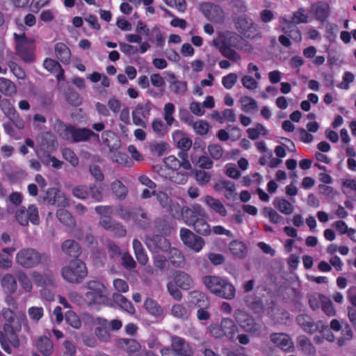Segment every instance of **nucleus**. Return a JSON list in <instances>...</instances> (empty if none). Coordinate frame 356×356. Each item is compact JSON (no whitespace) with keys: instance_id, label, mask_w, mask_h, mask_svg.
<instances>
[{"instance_id":"a878e982","label":"nucleus","mask_w":356,"mask_h":356,"mask_svg":"<svg viewBox=\"0 0 356 356\" xmlns=\"http://www.w3.org/2000/svg\"><path fill=\"white\" fill-rule=\"evenodd\" d=\"M163 162L168 168L172 170H177L181 167L185 170H191L192 168L189 161L181 162V161L172 155L165 157L163 159Z\"/></svg>"},{"instance_id":"4d7b16f0","label":"nucleus","mask_w":356,"mask_h":356,"mask_svg":"<svg viewBox=\"0 0 356 356\" xmlns=\"http://www.w3.org/2000/svg\"><path fill=\"white\" fill-rule=\"evenodd\" d=\"M220 52L223 56L234 62H238L241 60L240 55L232 48L227 46L220 47Z\"/></svg>"},{"instance_id":"6ab92c4d","label":"nucleus","mask_w":356,"mask_h":356,"mask_svg":"<svg viewBox=\"0 0 356 356\" xmlns=\"http://www.w3.org/2000/svg\"><path fill=\"white\" fill-rule=\"evenodd\" d=\"M17 332H1L0 331V343L2 348L7 353L10 354L11 349L8 344L7 340L15 348L19 346V340L17 335Z\"/></svg>"},{"instance_id":"e433bc0d","label":"nucleus","mask_w":356,"mask_h":356,"mask_svg":"<svg viewBox=\"0 0 356 356\" xmlns=\"http://www.w3.org/2000/svg\"><path fill=\"white\" fill-rule=\"evenodd\" d=\"M313 10L317 19L326 21L330 15V6L326 3H321L313 6Z\"/></svg>"},{"instance_id":"f03ea898","label":"nucleus","mask_w":356,"mask_h":356,"mask_svg":"<svg viewBox=\"0 0 356 356\" xmlns=\"http://www.w3.org/2000/svg\"><path fill=\"white\" fill-rule=\"evenodd\" d=\"M202 280L211 293L220 298L232 300L236 296L234 286L226 279L216 275H206Z\"/></svg>"},{"instance_id":"f704fd0d","label":"nucleus","mask_w":356,"mask_h":356,"mask_svg":"<svg viewBox=\"0 0 356 356\" xmlns=\"http://www.w3.org/2000/svg\"><path fill=\"white\" fill-rule=\"evenodd\" d=\"M181 120L186 123L191 124L195 132L198 135H204L208 132L209 124L203 120H198L195 122H192L190 117L184 118L181 116Z\"/></svg>"},{"instance_id":"bf43d9fd","label":"nucleus","mask_w":356,"mask_h":356,"mask_svg":"<svg viewBox=\"0 0 356 356\" xmlns=\"http://www.w3.org/2000/svg\"><path fill=\"white\" fill-rule=\"evenodd\" d=\"M29 220L34 225L40 224L38 209L34 204H31L26 209Z\"/></svg>"},{"instance_id":"09e8293b","label":"nucleus","mask_w":356,"mask_h":356,"mask_svg":"<svg viewBox=\"0 0 356 356\" xmlns=\"http://www.w3.org/2000/svg\"><path fill=\"white\" fill-rule=\"evenodd\" d=\"M33 279L35 283L39 286H46L51 284L53 280L52 275H41L37 272L32 273Z\"/></svg>"},{"instance_id":"2f4dec72","label":"nucleus","mask_w":356,"mask_h":356,"mask_svg":"<svg viewBox=\"0 0 356 356\" xmlns=\"http://www.w3.org/2000/svg\"><path fill=\"white\" fill-rule=\"evenodd\" d=\"M229 251L234 257L243 259L247 254V248L243 242L233 241L229 243Z\"/></svg>"},{"instance_id":"4468645a","label":"nucleus","mask_w":356,"mask_h":356,"mask_svg":"<svg viewBox=\"0 0 356 356\" xmlns=\"http://www.w3.org/2000/svg\"><path fill=\"white\" fill-rule=\"evenodd\" d=\"M170 341L171 348L175 356H193V349L184 338L173 335Z\"/></svg>"},{"instance_id":"37998d69","label":"nucleus","mask_w":356,"mask_h":356,"mask_svg":"<svg viewBox=\"0 0 356 356\" xmlns=\"http://www.w3.org/2000/svg\"><path fill=\"white\" fill-rule=\"evenodd\" d=\"M144 307L149 314L154 316H159L163 314L162 307L152 299H147L144 302Z\"/></svg>"},{"instance_id":"9d476101","label":"nucleus","mask_w":356,"mask_h":356,"mask_svg":"<svg viewBox=\"0 0 356 356\" xmlns=\"http://www.w3.org/2000/svg\"><path fill=\"white\" fill-rule=\"evenodd\" d=\"M234 317L239 326L246 332L256 334L261 328V325L256 323L250 316L241 309L234 311Z\"/></svg>"},{"instance_id":"13d9d810","label":"nucleus","mask_w":356,"mask_h":356,"mask_svg":"<svg viewBox=\"0 0 356 356\" xmlns=\"http://www.w3.org/2000/svg\"><path fill=\"white\" fill-rule=\"evenodd\" d=\"M62 155L63 159L68 161L73 167H76L79 165V158L71 149H63Z\"/></svg>"},{"instance_id":"c9c22d12","label":"nucleus","mask_w":356,"mask_h":356,"mask_svg":"<svg viewBox=\"0 0 356 356\" xmlns=\"http://www.w3.org/2000/svg\"><path fill=\"white\" fill-rule=\"evenodd\" d=\"M169 260L172 266L177 268L183 267L185 264V259L181 252L175 248L170 249Z\"/></svg>"},{"instance_id":"de8ad7c7","label":"nucleus","mask_w":356,"mask_h":356,"mask_svg":"<svg viewBox=\"0 0 356 356\" xmlns=\"http://www.w3.org/2000/svg\"><path fill=\"white\" fill-rule=\"evenodd\" d=\"M298 345L302 350L307 355H314L316 353V349L311 341L305 336H300L298 339Z\"/></svg>"},{"instance_id":"473e14b6","label":"nucleus","mask_w":356,"mask_h":356,"mask_svg":"<svg viewBox=\"0 0 356 356\" xmlns=\"http://www.w3.org/2000/svg\"><path fill=\"white\" fill-rule=\"evenodd\" d=\"M0 92L6 96L12 97L17 93V87L10 80L4 77H1Z\"/></svg>"},{"instance_id":"72a5a7b5","label":"nucleus","mask_w":356,"mask_h":356,"mask_svg":"<svg viewBox=\"0 0 356 356\" xmlns=\"http://www.w3.org/2000/svg\"><path fill=\"white\" fill-rule=\"evenodd\" d=\"M189 295L193 303L197 307L207 308L209 306V300L204 293L193 291Z\"/></svg>"},{"instance_id":"a211bd4d","label":"nucleus","mask_w":356,"mask_h":356,"mask_svg":"<svg viewBox=\"0 0 356 356\" xmlns=\"http://www.w3.org/2000/svg\"><path fill=\"white\" fill-rule=\"evenodd\" d=\"M116 346L127 352L129 356H142L138 353L141 348L140 344L134 339H119L116 341Z\"/></svg>"},{"instance_id":"7ed1b4c3","label":"nucleus","mask_w":356,"mask_h":356,"mask_svg":"<svg viewBox=\"0 0 356 356\" xmlns=\"http://www.w3.org/2000/svg\"><path fill=\"white\" fill-rule=\"evenodd\" d=\"M53 126L54 131L61 138L70 142H83L93 136L98 138V135L88 129H76L73 126L66 125L59 119L55 120Z\"/></svg>"},{"instance_id":"2eb2a0df","label":"nucleus","mask_w":356,"mask_h":356,"mask_svg":"<svg viewBox=\"0 0 356 356\" xmlns=\"http://www.w3.org/2000/svg\"><path fill=\"white\" fill-rule=\"evenodd\" d=\"M2 315L6 321L3 325L4 332H19L21 330V321L12 309H3Z\"/></svg>"},{"instance_id":"864d4df0","label":"nucleus","mask_w":356,"mask_h":356,"mask_svg":"<svg viewBox=\"0 0 356 356\" xmlns=\"http://www.w3.org/2000/svg\"><path fill=\"white\" fill-rule=\"evenodd\" d=\"M27 313L33 322L38 323L44 316V309L42 307L33 306L28 309Z\"/></svg>"},{"instance_id":"5701e85b","label":"nucleus","mask_w":356,"mask_h":356,"mask_svg":"<svg viewBox=\"0 0 356 356\" xmlns=\"http://www.w3.org/2000/svg\"><path fill=\"white\" fill-rule=\"evenodd\" d=\"M204 202L213 211L221 217H225L227 215V210L220 200L211 195H206Z\"/></svg>"},{"instance_id":"a18cd8bd","label":"nucleus","mask_w":356,"mask_h":356,"mask_svg":"<svg viewBox=\"0 0 356 356\" xmlns=\"http://www.w3.org/2000/svg\"><path fill=\"white\" fill-rule=\"evenodd\" d=\"M285 22L288 24V26H283L282 30L285 33H287L289 36L296 42H300L302 40L301 32L294 25H292L288 20H285Z\"/></svg>"},{"instance_id":"3c124183","label":"nucleus","mask_w":356,"mask_h":356,"mask_svg":"<svg viewBox=\"0 0 356 356\" xmlns=\"http://www.w3.org/2000/svg\"><path fill=\"white\" fill-rule=\"evenodd\" d=\"M111 189L118 198L124 199L127 195V187L118 180L112 183Z\"/></svg>"},{"instance_id":"423d86ee","label":"nucleus","mask_w":356,"mask_h":356,"mask_svg":"<svg viewBox=\"0 0 356 356\" xmlns=\"http://www.w3.org/2000/svg\"><path fill=\"white\" fill-rule=\"evenodd\" d=\"M86 288L87 291L85 293V297L89 305L106 302V287L102 283L95 280L90 281L87 282Z\"/></svg>"},{"instance_id":"6e6552de","label":"nucleus","mask_w":356,"mask_h":356,"mask_svg":"<svg viewBox=\"0 0 356 356\" xmlns=\"http://www.w3.org/2000/svg\"><path fill=\"white\" fill-rule=\"evenodd\" d=\"M179 236L184 245L195 252H200L205 245V241L201 236L187 228H181Z\"/></svg>"},{"instance_id":"f8f14e48","label":"nucleus","mask_w":356,"mask_h":356,"mask_svg":"<svg viewBox=\"0 0 356 356\" xmlns=\"http://www.w3.org/2000/svg\"><path fill=\"white\" fill-rule=\"evenodd\" d=\"M14 37L17 41L16 50L18 55L25 61H31L33 58V43L26 38L24 33H15Z\"/></svg>"},{"instance_id":"69168bd1","label":"nucleus","mask_w":356,"mask_h":356,"mask_svg":"<svg viewBox=\"0 0 356 356\" xmlns=\"http://www.w3.org/2000/svg\"><path fill=\"white\" fill-rule=\"evenodd\" d=\"M112 159L119 164L127 167H131L134 165L133 161L128 157V156L123 153L118 152L113 154Z\"/></svg>"},{"instance_id":"7c9ffc66","label":"nucleus","mask_w":356,"mask_h":356,"mask_svg":"<svg viewBox=\"0 0 356 356\" xmlns=\"http://www.w3.org/2000/svg\"><path fill=\"white\" fill-rule=\"evenodd\" d=\"M173 140L177 143V147L184 150H188L192 146V140L181 131H176L173 134Z\"/></svg>"},{"instance_id":"4be33fe9","label":"nucleus","mask_w":356,"mask_h":356,"mask_svg":"<svg viewBox=\"0 0 356 356\" xmlns=\"http://www.w3.org/2000/svg\"><path fill=\"white\" fill-rule=\"evenodd\" d=\"M254 23L252 19L245 15H242L238 17L236 22V28L241 33L245 35L248 34L250 36L249 33H252V30L254 29Z\"/></svg>"},{"instance_id":"aec40b11","label":"nucleus","mask_w":356,"mask_h":356,"mask_svg":"<svg viewBox=\"0 0 356 356\" xmlns=\"http://www.w3.org/2000/svg\"><path fill=\"white\" fill-rule=\"evenodd\" d=\"M271 341L280 349L290 352L293 345L290 337L284 333H274L270 335Z\"/></svg>"},{"instance_id":"052dcab7","label":"nucleus","mask_w":356,"mask_h":356,"mask_svg":"<svg viewBox=\"0 0 356 356\" xmlns=\"http://www.w3.org/2000/svg\"><path fill=\"white\" fill-rule=\"evenodd\" d=\"M17 277L22 289L26 292H30L32 290L33 285L29 277L23 272H19Z\"/></svg>"},{"instance_id":"20e7f679","label":"nucleus","mask_w":356,"mask_h":356,"mask_svg":"<svg viewBox=\"0 0 356 356\" xmlns=\"http://www.w3.org/2000/svg\"><path fill=\"white\" fill-rule=\"evenodd\" d=\"M87 274L88 270L85 264L79 259L71 261L68 266L62 269L63 278L71 283L81 282Z\"/></svg>"},{"instance_id":"1a4fd4ad","label":"nucleus","mask_w":356,"mask_h":356,"mask_svg":"<svg viewBox=\"0 0 356 356\" xmlns=\"http://www.w3.org/2000/svg\"><path fill=\"white\" fill-rule=\"evenodd\" d=\"M151 110L152 104L149 102L138 104L131 113L133 123L136 126L146 128Z\"/></svg>"},{"instance_id":"6e6d98bb","label":"nucleus","mask_w":356,"mask_h":356,"mask_svg":"<svg viewBox=\"0 0 356 356\" xmlns=\"http://www.w3.org/2000/svg\"><path fill=\"white\" fill-rule=\"evenodd\" d=\"M248 137L252 140L257 139L260 135H266L267 131L261 124H257L254 127L249 128L247 130Z\"/></svg>"},{"instance_id":"cd10ccee","label":"nucleus","mask_w":356,"mask_h":356,"mask_svg":"<svg viewBox=\"0 0 356 356\" xmlns=\"http://www.w3.org/2000/svg\"><path fill=\"white\" fill-rule=\"evenodd\" d=\"M132 245L138 262L142 266H145L148 263L149 258L142 243L135 238L133 240Z\"/></svg>"},{"instance_id":"ea45409f","label":"nucleus","mask_w":356,"mask_h":356,"mask_svg":"<svg viewBox=\"0 0 356 356\" xmlns=\"http://www.w3.org/2000/svg\"><path fill=\"white\" fill-rule=\"evenodd\" d=\"M298 325L306 332H313L316 330V326L310 316L306 314H301L297 317Z\"/></svg>"},{"instance_id":"393cba45","label":"nucleus","mask_w":356,"mask_h":356,"mask_svg":"<svg viewBox=\"0 0 356 356\" xmlns=\"http://www.w3.org/2000/svg\"><path fill=\"white\" fill-rule=\"evenodd\" d=\"M168 74L170 79L169 81L170 90L177 95H184L187 90L186 82L177 80L173 73H168Z\"/></svg>"},{"instance_id":"79ce46f5","label":"nucleus","mask_w":356,"mask_h":356,"mask_svg":"<svg viewBox=\"0 0 356 356\" xmlns=\"http://www.w3.org/2000/svg\"><path fill=\"white\" fill-rule=\"evenodd\" d=\"M97 323L99 325L112 331L119 330L122 327V323L119 319H113L111 321H108L105 318H97Z\"/></svg>"},{"instance_id":"9b49d317","label":"nucleus","mask_w":356,"mask_h":356,"mask_svg":"<svg viewBox=\"0 0 356 356\" xmlns=\"http://www.w3.org/2000/svg\"><path fill=\"white\" fill-rule=\"evenodd\" d=\"M36 143L39 146V149H35L38 157H41L42 152L48 154L52 152L57 145L55 136L49 131L40 133L36 137Z\"/></svg>"},{"instance_id":"0e129e2a","label":"nucleus","mask_w":356,"mask_h":356,"mask_svg":"<svg viewBox=\"0 0 356 356\" xmlns=\"http://www.w3.org/2000/svg\"><path fill=\"white\" fill-rule=\"evenodd\" d=\"M238 80V76L235 73H229L222 79V86L227 90L232 89Z\"/></svg>"},{"instance_id":"dca6fc26","label":"nucleus","mask_w":356,"mask_h":356,"mask_svg":"<svg viewBox=\"0 0 356 356\" xmlns=\"http://www.w3.org/2000/svg\"><path fill=\"white\" fill-rule=\"evenodd\" d=\"M46 200L50 204L57 207H67L70 205V200L67 196L55 188L47 190Z\"/></svg>"},{"instance_id":"c756f323","label":"nucleus","mask_w":356,"mask_h":356,"mask_svg":"<svg viewBox=\"0 0 356 356\" xmlns=\"http://www.w3.org/2000/svg\"><path fill=\"white\" fill-rule=\"evenodd\" d=\"M36 346L38 350L44 356H49L53 353V343L47 337H39L36 341Z\"/></svg>"},{"instance_id":"412c9836","label":"nucleus","mask_w":356,"mask_h":356,"mask_svg":"<svg viewBox=\"0 0 356 356\" xmlns=\"http://www.w3.org/2000/svg\"><path fill=\"white\" fill-rule=\"evenodd\" d=\"M145 243L152 252H157L159 250L166 251L170 247L168 240L161 236H154L152 238H147Z\"/></svg>"},{"instance_id":"774afa93","label":"nucleus","mask_w":356,"mask_h":356,"mask_svg":"<svg viewBox=\"0 0 356 356\" xmlns=\"http://www.w3.org/2000/svg\"><path fill=\"white\" fill-rule=\"evenodd\" d=\"M15 218L22 226H27L29 225L27 211L24 207L19 208L16 211Z\"/></svg>"},{"instance_id":"bb28decb","label":"nucleus","mask_w":356,"mask_h":356,"mask_svg":"<svg viewBox=\"0 0 356 356\" xmlns=\"http://www.w3.org/2000/svg\"><path fill=\"white\" fill-rule=\"evenodd\" d=\"M63 252L71 257H77L81 253V248L79 245L73 240L65 241L61 246Z\"/></svg>"},{"instance_id":"680f3d73","label":"nucleus","mask_w":356,"mask_h":356,"mask_svg":"<svg viewBox=\"0 0 356 356\" xmlns=\"http://www.w3.org/2000/svg\"><path fill=\"white\" fill-rule=\"evenodd\" d=\"M207 149L210 156L215 160H219L223 156L224 150L220 145L211 144Z\"/></svg>"},{"instance_id":"8fccbe9b","label":"nucleus","mask_w":356,"mask_h":356,"mask_svg":"<svg viewBox=\"0 0 356 356\" xmlns=\"http://www.w3.org/2000/svg\"><path fill=\"white\" fill-rule=\"evenodd\" d=\"M241 109L245 112H251L257 108V102L252 97L244 96L240 100Z\"/></svg>"},{"instance_id":"c03bdc74","label":"nucleus","mask_w":356,"mask_h":356,"mask_svg":"<svg viewBox=\"0 0 356 356\" xmlns=\"http://www.w3.org/2000/svg\"><path fill=\"white\" fill-rule=\"evenodd\" d=\"M1 286L8 291L13 293L17 289L15 278L10 274H6L0 277Z\"/></svg>"},{"instance_id":"5fc2aeb1","label":"nucleus","mask_w":356,"mask_h":356,"mask_svg":"<svg viewBox=\"0 0 356 356\" xmlns=\"http://www.w3.org/2000/svg\"><path fill=\"white\" fill-rule=\"evenodd\" d=\"M326 296L320 293H314L308 296L309 303L313 310H316L321 307L323 302Z\"/></svg>"},{"instance_id":"49530a36","label":"nucleus","mask_w":356,"mask_h":356,"mask_svg":"<svg viewBox=\"0 0 356 356\" xmlns=\"http://www.w3.org/2000/svg\"><path fill=\"white\" fill-rule=\"evenodd\" d=\"M171 314L176 318L186 320L189 316L188 309L181 304H175L171 308Z\"/></svg>"},{"instance_id":"58836bf2","label":"nucleus","mask_w":356,"mask_h":356,"mask_svg":"<svg viewBox=\"0 0 356 356\" xmlns=\"http://www.w3.org/2000/svg\"><path fill=\"white\" fill-rule=\"evenodd\" d=\"M56 217L58 220L63 225L67 227H73L75 225V220L72 215L65 209H60L56 211Z\"/></svg>"},{"instance_id":"338daca9","label":"nucleus","mask_w":356,"mask_h":356,"mask_svg":"<svg viewBox=\"0 0 356 356\" xmlns=\"http://www.w3.org/2000/svg\"><path fill=\"white\" fill-rule=\"evenodd\" d=\"M72 194L80 200H85L89 195L88 187L86 186H77L72 188Z\"/></svg>"},{"instance_id":"e2e57ef3","label":"nucleus","mask_w":356,"mask_h":356,"mask_svg":"<svg viewBox=\"0 0 356 356\" xmlns=\"http://www.w3.org/2000/svg\"><path fill=\"white\" fill-rule=\"evenodd\" d=\"M65 321L67 324L75 329L81 327V322L79 316L73 312L68 311L65 314Z\"/></svg>"},{"instance_id":"603ef678","label":"nucleus","mask_w":356,"mask_h":356,"mask_svg":"<svg viewBox=\"0 0 356 356\" xmlns=\"http://www.w3.org/2000/svg\"><path fill=\"white\" fill-rule=\"evenodd\" d=\"M263 213L265 217L268 218L269 220L274 224H279L284 220V218L281 215L270 207L264 208Z\"/></svg>"},{"instance_id":"4c0bfd02","label":"nucleus","mask_w":356,"mask_h":356,"mask_svg":"<svg viewBox=\"0 0 356 356\" xmlns=\"http://www.w3.org/2000/svg\"><path fill=\"white\" fill-rule=\"evenodd\" d=\"M273 204L283 214L289 215L293 212V206L285 199L276 198L273 200Z\"/></svg>"},{"instance_id":"0eeeda50","label":"nucleus","mask_w":356,"mask_h":356,"mask_svg":"<svg viewBox=\"0 0 356 356\" xmlns=\"http://www.w3.org/2000/svg\"><path fill=\"white\" fill-rule=\"evenodd\" d=\"M44 255L32 248H24L16 254L17 263L24 268H33L38 265Z\"/></svg>"},{"instance_id":"c85d7f7f","label":"nucleus","mask_w":356,"mask_h":356,"mask_svg":"<svg viewBox=\"0 0 356 356\" xmlns=\"http://www.w3.org/2000/svg\"><path fill=\"white\" fill-rule=\"evenodd\" d=\"M43 65L51 73H58L56 77L58 81L64 79V70L58 62L51 58H46L44 60Z\"/></svg>"},{"instance_id":"a19ab883","label":"nucleus","mask_w":356,"mask_h":356,"mask_svg":"<svg viewBox=\"0 0 356 356\" xmlns=\"http://www.w3.org/2000/svg\"><path fill=\"white\" fill-rule=\"evenodd\" d=\"M175 113V106L172 103L168 102L163 107V118L168 126H172L176 122L174 114Z\"/></svg>"},{"instance_id":"ddd939ff","label":"nucleus","mask_w":356,"mask_h":356,"mask_svg":"<svg viewBox=\"0 0 356 356\" xmlns=\"http://www.w3.org/2000/svg\"><path fill=\"white\" fill-rule=\"evenodd\" d=\"M200 10L202 14L213 22L222 23L224 21L225 12L218 5L204 3L201 4Z\"/></svg>"},{"instance_id":"f3484780","label":"nucleus","mask_w":356,"mask_h":356,"mask_svg":"<svg viewBox=\"0 0 356 356\" xmlns=\"http://www.w3.org/2000/svg\"><path fill=\"white\" fill-rule=\"evenodd\" d=\"M175 284L181 289L188 291L195 286V281L192 276L183 270H177L173 275Z\"/></svg>"},{"instance_id":"39448f33","label":"nucleus","mask_w":356,"mask_h":356,"mask_svg":"<svg viewBox=\"0 0 356 356\" xmlns=\"http://www.w3.org/2000/svg\"><path fill=\"white\" fill-rule=\"evenodd\" d=\"M209 332L216 338L227 337L234 339L238 332V327L234 321L223 318L220 324H212L209 327Z\"/></svg>"},{"instance_id":"f257e3e1","label":"nucleus","mask_w":356,"mask_h":356,"mask_svg":"<svg viewBox=\"0 0 356 356\" xmlns=\"http://www.w3.org/2000/svg\"><path fill=\"white\" fill-rule=\"evenodd\" d=\"M183 218L185 223L188 226H192L199 234L210 235L211 230L206 220V211L200 204H195L191 208L187 209Z\"/></svg>"},{"instance_id":"b1692460","label":"nucleus","mask_w":356,"mask_h":356,"mask_svg":"<svg viewBox=\"0 0 356 356\" xmlns=\"http://www.w3.org/2000/svg\"><path fill=\"white\" fill-rule=\"evenodd\" d=\"M56 58L63 64H69L71 59V51L67 46L63 42H58L54 46Z\"/></svg>"}]
</instances>
